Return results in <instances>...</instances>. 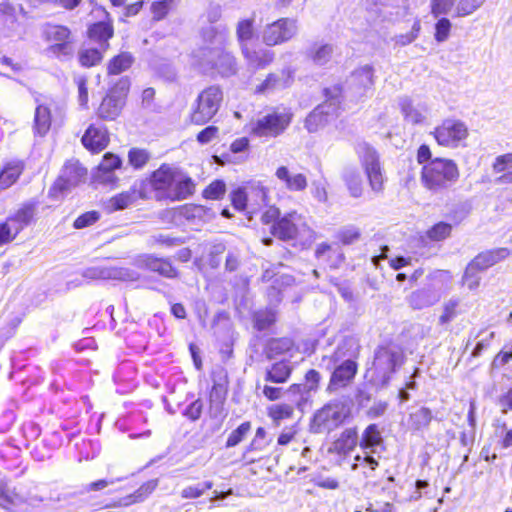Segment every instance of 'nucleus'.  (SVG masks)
I'll list each match as a JSON object with an SVG mask.
<instances>
[{
	"mask_svg": "<svg viewBox=\"0 0 512 512\" xmlns=\"http://www.w3.org/2000/svg\"><path fill=\"white\" fill-rule=\"evenodd\" d=\"M195 179L184 170L168 163H162L157 169L140 180L139 198L154 199L157 202H180L196 193Z\"/></svg>",
	"mask_w": 512,
	"mask_h": 512,
	"instance_id": "1",
	"label": "nucleus"
},
{
	"mask_svg": "<svg viewBox=\"0 0 512 512\" xmlns=\"http://www.w3.org/2000/svg\"><path fill=\"white\" fill-rule=\"evenodd\" d=\"M416 161L422 165L420 181L422 187L428 192H442L457 182L460 177L457 163L450 158H432V151L427 144H421L418 147Z\"/></svg>",
	"mask_w": 512,
	"mask_h": 512,
	"instance_id": "2",
	"label": "nucleus"
},
{
	"mask_svg": "<svg viewBox=\"0 0 512 512\" xmlns=\"http://www.w3.org/2000/svg\"><path fill=\"white\" fill-rule=\"evenodd\" d=\"M404 360V352L399 346L392 343L380 345L376 349L373 361L366 369L364 377L371 385L383 387L388 384Z\"/></svg>",
	"mask_w": 512,
	"mask_h": 512,
	"instance_id": "3",
	"label": "nucleus"
},
{
	"mask_svg": "<svg viewBox=\"0 0 512 512\" xmlns=\"http://www.w3.org/2000/svg\"><path fill=\"white\" fill-rule=\"evenodd\" d=\"M294 118L291 108L277 106L270 108L263 116L250 122L248 133L255 138H277L290 127Z\"/></svg>",
	"mask_w": 512,
	"mask_h": 512,
	"instance_id": "4",
	"label": "nucleus"
},
{
	"mask_svg": "<svg viewBox=\"0 0 512 512\" xmlns=\"http://www.w3.org/2000/svg\"><path fill=\"white\" fill-rule=\"evenodd\" d=\"M453 280V275L449 270L435 269L426 275V286L413 290L406 301L413 310H421L429 307L438 301L439 295H434L435 291L447 290Z\"/></svg>",
	"mask_w": 512,
	"mask_h": 512,
	"instance_id": "5",
	"label": "nucleus"
},
{
	"mask_svg": "<svg viewBox=\"0 0 512 512\" xmlns=\"http://www.w3.org/2000/svg\"><path fill=\"white\" fill-rule=\"evenodd\" d=\"M222 101L223 90L220 85L206 86L197 94L188 115V122L196 126L209 123L218 113Z\"/></svg>",
	"mask_w": 512,
	"mask_h": 512,
	"instance_id": "6",
	"label": "nucleus"
},
{
	"mask_svg": "<svg viewBox=\"0 0 512 512\" xmlns=\"http://www.w3.org/2000/svg\"><path fill=\"white\" fill-rule=\"evenodd\" d=\"M130 88L128 77H121L110 85L95 109L96 117L105 122L115 121L126 105Z\"/></svg>",
	"mask_w": 512,
	"mask_h": 512,
	"instance_id": "7",
	"label": "nucleus"
},
{
	"mask_svg": "<svg viewBox=\"0 0 512 512\" xmlns=\"http://www.w3.org/2000/svg\"><path fill=\"white\" fill-rule=\"evenodd\" d=\"M232 207L238 212L257 213L269 201V190L260 182L248 181L229 193Z\"/></svg>",
	"mask_w": 512,
	"mask_h": 512,
	"instance_id": "8",
	"label": "nucleus"
},
{
	"mask_svg": "<svg viewBox=\"0 0 512 512\" xmlns=\"http://www.w3.org/2000/svg\"><path fill=\"white\" fill-rule=\"evenodd\" d=\"M357 155L371 190L376 194L383 193L386 177L379 152L371 144L364 142L360 144Z\"/></svg>",
	"mask_w": 512,
	"mask_h": 512,
	"instance_id": "9",
	"label": "nucleus"
},
{
	"mask_svg": "<svg viewBox=\"0 0 512 512\" xmlns=\"http://www.w3.org/2000/svg\"><path fill=\"white\" fill-rule=\"evenodd\" d=\"M41 38L52 56L61 58L72 54L73 35L68 26L46 22L41 27Z\"/></svg>",
	"mask_w": 512,
	"mask_h": 512,
	"instance_id": "10",
	"label": "nucleus"
},
{
	"mask_svg": "<svg viewBox=\"0 0 512 512\" xmlns=\"http://www.w3.org/2000/svg\"><path fill=\"white\" fill-rule=\"evenodd\" d=\"M88 175V170L79 160H67L60 174L49 188L48 196L51 199H59L64 193L71 190L73 187L85 182Z\"/></svg>",
	"mask_w": 512,
	"mask_h": 512,
	"instance_id": "11",
	"label": "nucleus"
},
{
	"mask_svg": "<svg viewBox=\"0 0 512 512\" xmlns=\"http://www.w3.org/2000/svg\"><path fill=\"white\" fill-rule=\"evenodd\" d=\"M440 147L455 149L464 146L469 136L468 126L461 120L446 118L431 132Z\"/></svg>",
	"mask_w": 512,
	"mask_h": 512,
	"instance_id": "12",
	"label": "nucleus"
},
{
	"mask_svg": "<svg viewBox=\"0 0 512 512\" xmlns=\"http://www.w3.org/2000/svg\"><path fill=\"white\" fill-rule=\"evenodd\" d=\"M305 232H311V228L296 210L285 213L270 227L271 235L283 242L297 240Z\"/></svg>",
	"mask_w": 512,
	"mask_h": 512,
	"instance_id": "13",
	"label": "nucleus"
},
{
	"mask_svg": "<svg viewBox=\"0 0 512 512\" xmlns=\"http://www.w3.org/2000/svg\"><path fill=\"white\" fill-rule=\"evenodd\" d=\"M297 20L290 17H280L267 23L261 33L262 43L275 47L290 42L297 34Z\"/></svg>",
	"mask_w": 512,
	"mask_h": 512,
	"instance_id": "14",
	"label": "nucleus"
},
{
	"mask_svg": "<svg viewBox=\"0 0 512 512\" xmlns=\"http://www.w3.org/2000/svg\"><path fill=\"white\" fill-rule=\"evenodd\" d=\"M350 417V411L341 402H329L314 415V424L319 429L333 430L342 425Z\"/></svg>",
	"mask_w": 512,
	"mask_h": 512,
	"instance_id": "15",
	"label": "nucleus"
},
{
	"mask_svg": "<svg viewBox=\"0 0 512 512\" xmlns=\"http://www.w3.org/2000/svg\"><path fill=\"white\" fill-rule=\"evenodd\" d=\"M512 446V427L509 428L505 422H496L494 424V433L489 442L484 445L480 452V457L485 462L494 463L498 454L496 449H507Z\"/></svg>",
	"mask_w": 512,
	"mask_h": 512,
	"instance_id": "16",
	"label": "nucleus"
},
{
	"mask_svg": "<svg viewBox=\"0 0 512 512\" xmlns=\"http://www.w3.org/2000/svg\"><path fill=\"white\" fill-rule=\"evenodd\" d=\"M358 363L353 359H346L337 365L329 378L326 391L334 393L350 386L358 373Z\"/></svg>",
	"mask_w": 512,
	"mask_h": 512,
	"instance_id": "17",
	"label": "nucleus"
},
{
	"mask_svg": "<svg viewBox=\"0 0 512 512\" xmlns=\"http://www.w3.org/2000/svg\"><path fill=\"white\" fill-rule=\"evenodd\" d=\"M138 267L166 279H176L180 276L179 269L169 257L144 254L138 259Z\"/></svg>",
	"mask_w": 512,
	"mask_h": 512,
	"instance_id": "18",
	"label": "nucleus"
},
{
	"mask_svg": "<svg viewBox=\"0 0 512 512\" xmlns=\"http://www.w3.org/2000/svg\"><path fill=\"white\" fill-rule=\"evenodd\" d=\"M271 48L255 41L244 47L241 53L249 66L255 70H263L275 61L276 55Z\"/></svg>",
	"mask_w": 512,
	"mask_h": 512,
	"instance_id": "19",
	"label": "nucleus"
},
{
	"mask_svg": "<svg viewBox=\"0 0 512 512\" xmlns=\"http://www.w3.org/2000/svg\"><path fill=\"white\" fill-rule=\"evenodd\" d=\"M105 19L91 23L87 27V38L100 46L103 51L110 47L109 41L114 37V25L109 12L104 10Z\"/></svg>",
	"mask_w": 512,
	"mask_h": 512,
	"instance_id": "20",
	"label": "nucleus"
},
{
	"mask_svg": "<svg viewBox=\"0 0 512 512\" xmlns=\"http://www.w3.org/2000/svg\"><path fill=\"white\" fill-rule=\"evenodd\" d=\"M26 168V163L21 158L5 159L0 166V191L7 190L15 185Z\"/></svg>",
	"mask_w": 512,
	"mask_h": 512,
	"instance_id": "21",
	"label": "nucleus"
},
{
	"mask_svg": "<svg viewBox=\"0 0 512 512\" xmlns=\"http://www.w3.org/2000/svg\"><path fill=\"white\" fill-rule=\"evenodd\" d=\"M110 142L109 132L104 126L90 124L81 138L82 145L91 153L103 151Z\"/></svg>",
	"mask_w": 512,
	"mask_h": 512,
	"instance_id": "22",
	"label": "nucleus"
},
{
	"mask_svg": "<svg viewBox=\"0 0 512 512\" xmlns=\"http://www.w3.org/2000/svg\"><path fill=\"white\" fill-rule=\"evenodd\" d=\"M174 218L189 223L206 222L212 217L210 208L195 203H185L173 210Z\"/></svg>",
	"mask_w": 512,
	"mask_h": 512,
	"instance_id": "23",
	"label": "nucleus"
},
{
	"mask_svg": "<svg viewBox=\"0 0 512 512\" xmlns=\"http://www.w3.org/2000/svg\"><path fill=\"white\" fill-rule=\"evenodd\" d=\"M205 25L199 31V36L204 44H213L221 36L226 34L227 28L219 23L221 13L218 11H210L205 16Z\"/></svg>",
	"mask_w": 512,
	"mask_h": 512,
	"instance_id": "24",
	"label": "nucleus"
},
{
	"mask_svg": "<svg viewBox=\"0 0 512 512\" xmlns=\"http://www.w3.org/2000/svg\"><path fill=\"white\" fill-rule=\"evenodd\" d=\"M315 258L330 269L339 268L345 261V255L338 245L322 242L319 243L314 252Z\"/></svg>",
	"mask_w": 512,
	"mask_h": 512,
	"instance_id": "25",
	"label": "nucleus"
},
{
	"mask_svg": "<svg viewBox=\"0 0 512 512\" xmlns=\"http://www.w3.org/2000/svg\"><path fill=\"white\" fill-rule=\"evenodd\" d=\"M275 177L290 192H303L308 187V178L304 173H292L285 165L276 168Z\"/></svg>",
	"mask_w": 512,
	"mask_h": 512,
	"instance_id": "26",
	"label": "nucleus"
},
{
	"mask_svg": "<svg viewBox=\"0 0 512 512\" xmlns=\"http://www.w3.org/2000/svg\"><path fill=\"white\" fill-rule=\"evenodd\" d=\"M510 254L507 248H494L478 253L468 264L479 272L494 266Z\"/></svg>",
	"mask_w": 512,
	"mask_h": 512,
	"instance_id": "27",
	"label": "nucleus"
},
{
	"mask_svg": "<svg viewBox=\"0 0 512 512\" xmlns=\"http://www.w3.org/2000/svg\"><path fill=\"white\" fill-rule=\"evenodd\" d=\"M297 351L298 346L295 341L288 336L269 338L264 346V354L268 359Z\"/></svg>",
	"mask_w": 512,
	"mask_h": 512,
	"instance_id": "28",
	"label": "nucleus"
},
{
	"mask_svg": "<svg viewBox=\"0 0 512 512\" xmlns=\"http://www.w3.org/2000/svg\"><path fill=\"white\" fill-rule=\"evenodd\" d=\"M36 207L37 203L34 201L25 202L14 213L7 216L6 219L20 233L32 223Z\"/></svg>",
	"mask_w": 512,
	"mask_h": 512,
	"instance_id": "29",
	"label": "nucleus"
},
{
	"mask_svg": "<svg viewBox=\"0 0 512 512\" xmlns=\"http://www.w3.org/2000/svg\"><path fill=\"white\" fill-rule=\"evenodd\" d=\"M158 480L152 479L144 482L137 490L133 493L126 495L123 498L114 501L109 507H128L136 503L144 501L152 492L157 488Z\"/></svg>",
	"mask_w": 512,
	"mask_h": 512,
	"instance_id": "30",
	"label": "nucleus"
},
{
	"mask_svg": "<svg viewBox=\"0 0 512 512\" xmlns=\"http://www.w3.org/2000/svg\"><path fill=\"white\" fill-rule=\"evenodd\" d=\"M490 369L492 372L501 373L503 378L512 380V343L505 344L493 357Z\"/></svg>",
	"mask_w": 512,
	"mask_h": 512,
	"instance_id": "31",
	"label": "nucleus"
},
{
	"mask_svg": "<svg viewBox=\"0 0 512 512\" xmlns=\"http://www.w3.org/2000/svg\"><path fill=\"white\" fill-rule=\"evenodd\" d=\"M213 384L208 393L210 405H222L228 394L229 379L226 373L219 372L212 376Z\"/></svg>",
	"mask_w": 512,
	"mask_h": 512,
	"instance_id": "32",
	"label": "nucleus"
},
{
	"mask_svg": "<svg viewBox=\"0 0 512 512\" xmlns=\"http://www.w3.org/2000/svg\"><path fill=\"white\" fill-rule=\"evenodd\" d=\"M139 187L140 180L135 183L130 190L120 192L111 198L107 202V208L109 212H115L118 210L126 209L129 205L133 204L139 198Z\"/></svg>",
	"mask_w": 512,
	"mask_h": 512,
	"instance_id": "33",
	"label": "nucleus"
},
{
	"mask_svg": "<svg viewBox=\"0 0 512 512\" xmlns=\"http://www.w3.org/2000/svg\"><path fill=\"white\" fill-rule=\"evenodd\" d=\"M135 63L134 55L129 51H120L112 56L106 64V74L117 76L128 71Z\"/></svg>",
	"mask_w": 512,
	"mask_h": 512,
	"instance_id": "34",
	"label": "nucleus"
},
{
	"mask_svg": "<svg viewBox=\"0 0 512 512\" xmlns=\"http://www.w3.org/2000/svg\"><path fill=\"white\" fill-rule=\"evenodd\" d=\"M293 372V367L286 360L273 363L265 372L264 380L276 384L286 383Z\"/></svg>",
	"mask_w": 512,
	"mask_h": 512,
	"instance_id": "35",
	"label": "nucleus"
},
{
	"mask_svg": "<svg viewBox=\"0 0 512 512\" xmlns=\"http://www.w3.org/2000/svg\"><path fill=\"white\" fill-rule=\"evenodd\" d=\"M358 443V429L357 427H351L340 433L338 438L333 442V447L336 453L346 455L351 452Z\"/></svg>",
	"mask_w": 512,
	"mask_h": 512,
	"instance_id": "36",
	"label": "nucleus"
},
{
	"mask_svg": "<svg viewBox=\"0 0 512 512\" xmlns=\"http://www.w3.org/2000/svg\"><path fill=\"white\" fill-rule=\"evenodd\" d=\"M432 418V412L429 408H417L408 414L406 420L407 429L412 432L421 431L429 426Z\"/></svg>",
	"mask_w": 512,
	"mask_h": 512,
	"instance_id": "37",
	"label": "nucleus"
},
{
	"mask_svg": "<svg viewBox=\"0 0 512 512\" xmlns=\"http://www.w3.org/2000/svg\"><path fill=\"white\" fill-rule=\"evenodd\" d=\"M255 18H244L238 21L236 25V38L242 50L244 47L255 42Z\"/></svg>",
	"mask_w": 512,
	"mask_h": 512,
	"instance_id": "38",
	"label": "nucleus"
},
{
	"mask_svg": "<svg viewBox=\"0 0 512 512\" xmlns=\"http://www.w3.org/2000/svg\"><path fill=\"white\" fill-rule=\"evenodd\" d=\"M452 233L453 225L451 223L438 221L425 231L424 238L429 243H438L450 238Z\"/></svg>",
	"mask_w": 512,
	"mask_h": 512,
	"instance_id": "39",
	"label": "nucleus"
},
{
	"mask_svg": "<svg viewBox=\"0 0 512 512\" xmlns=\"http://www.w3.org/2000/svg\"><path fill=\"white\" fill-rule=\"evenodd\" d=\"M277 322V311L273 308L266 307L255 311L252 314L253 327L257 331H265L270 329Z\"/></svg>",
	"mask_w": 512,
	"mask_h": 512,
	"instance_id": "40",
	"label": "nucleus"
},
{
	"mask_svg": "<svg viewBox=\"0 0 512 512\" xmlns=\"http://www.w3.org/2000/svg\"><path fill=\"white\" fill-rule=\"evenodd\" d=\"M294 406L288 403H278L267 407L266 413L272 424L279 427L283 421L290 420L294 416Z\"/></svg>",
	"mask_w": 512,
	"mask_h": 512,
	"instance_id": "41",
	"label": "nucleus"
},
{
	"mask_svg": "<svg viewBox=\"0 0 512 512\" xmlns=\"http://www.w3.org/2000/svg\"><path fill=\"white\" fill-rule=\"evenodd\" d=\"M400 111L404 121L412 126L422 125L426 122L425 114L409 99L400 103Z\"/></svg>",
	"mask_w": 512,
	"mask_h": 512,
	"instance_id": "42",
	"label": "nucleus"
},
{
	"mask_svg": "<svg viewBox=\"0 0 512 512\" xmlns=\"http://www.w3.org/2000/svg\"><path fill=\"white\" fill-rule=\"evenodd\" d=\"M461 301L458 298H451L442 305L441 314L438 317V325L447 327L458 315L461 314Z\"/></svg>",
	"mask_w": 512,
	"mask_h": 512,
	"instance_id": "43",
	"label": "nucleus"
},
{
	"mask_svg": "<svg viewBox=\"0 0 512 512\" xmlns=\"http://www.w3.org/2000/svg\"><path fill=\"white\" fill-rule=\"evenodd\" d=\"M52 123L51 110L47 105L40 104L35 109L34 116V129L35 131L43 136L45 135Z\"/></svg>",
	"mask_w": 512,
	"mask_h": 512,
	"instance_id": "44",
	"label": "nucleus"
},
{
	"mask_svg": "<svg viewBox=\"0 0 512 512\" xmlns=\"http://www.w3.org/2000/svg\"><path fill=\"white\" fill-rule=\"evenodd\" d=\"M353 86L359 91L370 89L374 85V71L370 66L356 69L352 73Z\"/></svg>",
	"mask_w": 512,
	"mask_h": 512,
	"instance_id": "45",
	"label": "nucleus"
},
{
	"mask_svg": "<svg viewBox=\"0 0 512 512\" xmlns=\"http://www.w3.org/2000/svg\"><path fill=\"white\" fill-rule=\"evenodd\" d=\"M328 116V112L318 106L307 115L304 126L310 133L317 132L328 123Z\"/></svg>",
	"mask_w": 512,
	"mask_h": 512,
	"instance_id": "46",
	"label": "nucleus"
},
{
	"mask_svg": "<svg viewBox=\"0 0 512 512\" xmlns=\"http://www.w3.org/2000/svg\"><path fill=\"white\" fill-rule=\"evenodd\" d=\"M27 498L21 493L9 491L0 485V506L3 508L16 511L18 507L26 503Z\"/></svg>",
	"mask_w": 512,
	"mask_h": 512,
	"instance_id": "47",
	"label": "nucleus"
},
{
	"mask_svg": "<svg viewBox=\"0 0 512 512\" xmlns=\"http://www.w3.org/2000/svg\"><path fill=\"white\" fill-rule=\"evenodd\" d=\"M103 49L99 48H86L79 52L78 61L84 68H91L99 65L104 59Z\"/></svg>",
	"mask_w": 512,
	"mask_h": 512,
	"instance_id": "48",
	"label": "nucleus"
},
{
	"mask_svg": "<svg viewBox=\"0 0 512 512\" xmlns=\"http://www.w3.org/2000/svg\"><path fill=\"white\" fill-rule=\"evenodd\" d=\"M381 443L382 436L377 424L368 425L362 433L359 446L362 449H371L379 446Z\"/></svg>",
	"mask_w": 512,
	"mask_h": 512,
	"instance_id": "49",
	"label": "nucleus"
},
{
	"mask_svg": "<svg viewBox=\"0 0 512 512\" xmlns=\"http://www.w3.org/2000/svg\"><path fill=\"white\" fill-rule=\"evenodd\" d=\"M128 163L134 170L143 169L151 160V153L145 148L132 147L128 151Z\"/></svg>",
	"mask_w": 512,
	"mask_h": 512,
	"instance_id": "50",
	"label": "nucleus"
},
{
	"mask_svg": "<svg viewBox=\"0 0 512 512\" xmlns=\"http://www.w3.org/2000/svg\"><path fill=\"white\" fill-rule=\"evenodd\" d=\"M226 183L221 179L211 181L203 190L202 197L206 200L217 201L224 198L226 194Z\"/></svg>",
	"mask_w": 512,
	"mask_h": 512,
	"instance_id": "51",
	"label": "nucleus"
},
{
	"mask_svg": "<svg viewBox=\"0 0 512 512\" xmlns=\"http://www.w3.org/2000/svg\"><path fill=\"white\" fill-rule=\"evenodd\" d=\"M281 86L280 76L276 72L268 73L265 78L255 86L254 95H265Z\"/></svg>",
	"mask_w": 512,
	"mask_h": 512,
	"instance_id": "52",
	"label": "nucleus"
},
{
	"mask_svg": "<svg viewBox=\"0 0 512 512\" xmlns=\"http://www.w3.org/2000/svg\"><path fill=\"white\" fill-rule=\"evenodd\" d=\"M252 429V423L250 421L242 422L237 428H235L227 437L225 447L232 448L241 443Z\"/></svg>",
	"mask_w": 512,
	"mask_h": 512,
	"instance_id": "53",
	"label": "nucleus"
},
{
	"mask_svg": "<svg viewBox=\"0 0 512 512\" xmlns=\"http://www.w3.org/2000/svg\"><path fill=\"white\" fill-rule=\"evenodd\" d=\"M174 0H156L150 5V11L152 14V20L159 22L164 20L172 10Z\"/></svg>",
	"mask_w": 512,
	"mask_h": 512,
	"instance_id": "54",
	"label": "nucleus"
},
{
	"mask_svg": "<svg viewBox=\"0 0 512 512\" xmlns=\"http://www.w3.org/2000/svg\"><path fill=\"white\" fill-rule=\"evenodd\" d=\"M512 208V187L498 190L495 199V211L504 213Z\"/></svg>",
	"mask_w": 512,
	"mask_h": 512,
	"instance_id": "55",
	"label": "nucleus"
},
{
	"mask_svg": "<svg viewBox=\"0 0 512 512\" xmlns=\"http://www.w3.org/2000/svg\"><path fill=\"white\" fill-rule=\"evenodd\" d=\"M361 230L354 226L345 227L336 234V239L341 245H351L360 240Z\"/></svg>",
	"mask_w": 512,
	"mask_h": 512,
	"instance_id": "56",
	"label": "nucleus"
},
{
	"mask_svg": "<svg viewBox=\"0 0 512 512\" xmlns=\"http://www.w3.org/2000/svg\"><path fill=\"white\" fill-rule=\"evenodd\" d=\"M333 53V47L331 44H322L310 51L309 57L316 64L327 63Z\"/></svg>",
	"mask_w": 512,
	"mask_h": 512,
	"instance_id": "57",
	"label": "nucleus"
},
{
	"mask_svg": "<svg viewBox=\"0 0 512 512\" xmlns=\"http://www.w3.org/2000/svg\"><path fill=\"white\" fill-rule=\"evenodd\" d=\"M121 165L122 160L118 155L107 152L103 155V158L98 165V170L106 174L119 169Z\"/></svg>",
	"mask_w": 512,
	"mask_h": 512,
	"instance_id": "58",
	"label": "nucleus"
},
{
	"mask_svg": "<svg viewBox=\"0 0 512 512\" xmlns=\"http://www.w3.org/2000/svg\"><path fill=\"white\" fill-rule=\"evenodd\" d=\"M100 219V213L96 210L87 211L79 215L73 222V227L77 230L84 229L94 225Z\"/></svg>",
	"mask_w": 512,
	"mask_h": 512,
	"instance_id": "59",
	"label": "nucleus"
},
{
	"mask_svg": "<svg viewBox=\"0 0 512 512\" xmlns=\"http://www.w3.org/2000/svg\"><path fill=\"white\" fill-rule=\"evenodd\" d=\"M17 230L5 218L0 221V247L7 245L14 241L18 236Z\"/></svg>",
	"mask_w": 512,
	"mask_h": 512,
	"instance_id": "60",
	"label": "nucleus"
},
{
	"mask_svg": "<svg viewBox=\"0 0 512 512\" xmlns=\"http://www.w3.org/2000/svg\"><path fill=\"white\" fill-rule=\"evenodd\" d=\"M479 273V271L475 268H471V265L467 264L462 276V285L470 290H476L481 280Z\"/></svg>",
	"mask_w": 512,
	"mask_h": 512,
	"instance_id": "61",
	"label": "nucleus"
},
{
	"mask_svg": "<svg viewBox=\"0 0 512 512\" xmlns=\"http://www.w3.org/2000/svg\"><path fill=\"white\" fill-rule=\"evenodd\" d=\"M451 28L452 23L448 18H440L435 24V40L439 43L446 41L449 38Z\"/></svg>",
	"mask_w": 512,
	"mask_h": 512,
	"instance_id": "62",
	"label": "nucleus"
},
{
	"mask_svg": "<svg viewBox=\"0 0 512 512\" xmlns=\"http://www.w3.org/2000/svg\"><path fill=\"white\" fill-rule=\"evenodd\" d=\"M421 30V22L419 19H416L412 25V28L409 32L404 34H399L396 36V43L405 46L412 43L419 35Z\"/></svg>",
	"mask_w": 512,
	"mask_h": 512,
	"instance_id": "63",
	"label": "nucleus"
},
{
	"mask_svg": "<svg viewBox=\"0 0 512 512\" xmlns=\"http://www.w3.org/2000/svg\"><path fill=\"white\" fill-rule=\"evenodd\" d=\"M512 168V153H505L495 158L492 163V170L496 174H500L504 171L511 170Z\"/></svg>",
	"mask_w": 512,
	"mask_h": 512,
	"instance_id": "64",
	"label": "nucleus"
}]
</instances>
